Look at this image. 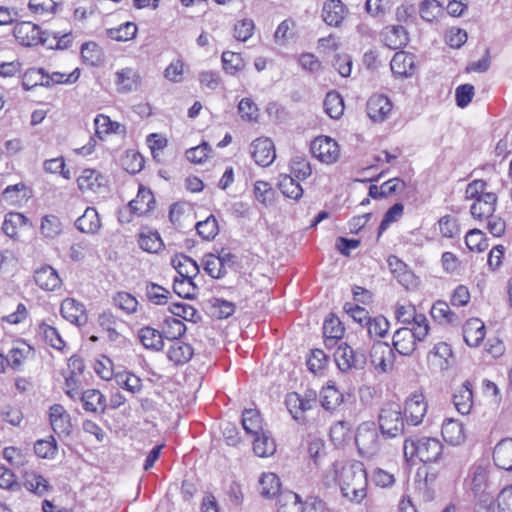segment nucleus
Masks as SVG:
<instances>
[{
    "mask_svg": "<svg viewBox=\"0 0 512 512\" xmlns=\"http://www.w3.org/2000/svg\"><path fill=\"white\" fill-rule=\"evenodd\" d=\"M431 316L440 324H451L457 320V316L444 301H436L431 307Z\"/></svg>",
    "mask_w": 512,
    "mask_h": 512,
    "instance_id": "nucleus-51",
    "label": "nucleus"
},
{
    "mask_svg": "<svg viewBox=\"0 0 512 512\" xmlns=\"http://www.w3.org/2000/svg\"><path fill=\"white\" fill-rule=\"evenodd\" d=\"M81 56L86 64L97 66L102 61L103 51L97 43L86 42L81 46Z\"/></svg>",
    "mask_w": 512,
    "mask_h": 512,
    "instance_id": "nucleus-56",
    "label": "nucleus"
},
{
    "mask_svg": "<svg viewBox=\"0 0 512 512\" xmlns=\"http://www.w3.org/2000/svg\"><path fill=\"white\" fill-rule=\"evenodd\" d=\"M202 264L205 272L214 279H220L227 273L226 269L222 267V262L214 254H206L202 259Z\"/></svg>",
    "mask_w": 512,
    "mask_h": 512,
    "instance_id": "nucleus-58",
    "label": "nucleus"
},
{
    "mask_svg": "<svg viewBox=\"0 0 512 512\" xmlns=\"http://www.w3.org/2000/svg\"><path fill=\"white\" fill-rule=\"evenodd\" d=\"M138 338L147 349L160 351L164 346L162 333L149 326L139 330Z\"/></svg>",
    "mask_w": 512,
    "mask_h": 512,
    "instance_id": "nucleus-40",
    "label": "nucleus"
},
{
    "mask_svg": "<svg viewBox=\"0 0 512 512\" xmlns=\"http://www.w3.org/2000/svg\"><path fill=\"white\" fill-rule=\"evenodd\" d=\"M485 337V325L478 318L469 319L463 326V338L470 347H477Z\"/></svg>",
    "mask_w": 512,
    "mask_h": 512,
    "instance_id": "nucleus-30",
    "label": "nucleus"
},
{
    "mask_svg": "<svg viewBox=\"0 0 512 512\" xmlns=\"http://www.w3.org/2000/svg\"><path fill=\"white\" fill-rule=\"evenodd\" d=\"M285 405L295 421L305 424L307 412L317 406V396L314 391H307L304 395L291 392L286 395Z\"/></svg>",
    "mask_w": 512,
    "mask_h": 512,
    "instance_id": "nucleus-7",
    "label": "nucleus"
},
{
    "mask_svg": "<svg viewBox=\"0 0 512 512\" xmlns=\"http://www.w3.org/2000/svg\"><path fill=\"white\" fill-rule=\"evenodd\" d=\"M366 329L370 338H383L389 328V321L384 316H376L366 321Z\"/></svg>",
    "mask_w": 512,
    "mask_h": 512,
    "instance_id": "nucleus-55",
    "label": "nucleus"
},
{
    "mask_svg": "<svg viewBox=\"0 0 512 512\" xmlns=\"http://www.w3.org/2000/svg\"><path fill=\"white\" fill-rule=\"evenodd\" d=\"M398 322L406 325L405 327L429 326L428 319L424 314L417 313L415 307L411 304H397L395 310Z\"/></svg>",
    "mask_w": 512,
    "mask_h": 512,
    "instance_id": "nucleus-21",
    "label": "nucleus"
},
{
    "mask_svg": "<svg viewBox=\"0 0 512 512\" xmlns=\"http://www.w3.org/2000/svg\"><path fill=\"white\" fill-rule=\"evenodd\" d=\"M254 436L253 451L258 457H270L275 453L276 443L269 432L262 430Z\"/></svg>",
    "mask_w": 512,
    "mask_h": 512,
    "instance_id": "nucleus-37",
    "label": "nucleus"
},
{
    "mask_svg": "<svg viewBox=\"0 0 512 512\" xmlns=\"http://www.w3.org/2000/svg\"><path fill=\"white\" fill-rule=\"evenodd\" d=\"M193 348L182 341H173L169 346L167 356L176 365L187 363L193 356Z\"/></svg>",
    "mask_w": 512,
    "mask_h": 512,
    "instance_id": "nucleus-36",
    "label": "nucleus"
},
{
    "mask_svg": "<svg viewBox=\"0 0 512 512\" xmlns=\"http://www.w3.org/2000/svg\"><path fill=\"white\" fill-rule=\"evenodd\" d=\"M388 266L397 281L406 289H412L417 285V278L408 266L397 256H389Z\"/></svg>",
    "mask_w": 512,
    "mask_h": 512,
    "instance_id": "nucleus-18",
    "label": "nucleus"
},
{
    "mask_svg": "<svg viewBox=\"0 0 512 512\" xmlns=\"http://www.w3.org/2000/svg\"><path fill=\"white\" fill-rule=\"evenodd\" d=\"M139 246L146 252L157 253L161 250L163 242L157 232H149L147 234L140 235Z\"/></svg>",
    "mask_w": 512,
    "mask_h": 512,
    "instance_id": "nucleus-64",
    "label": "nucleus"
},
{
    "mask_svg": "<svg viewBox=\"0 0 512 512\" xmlns=\"http://www.w3.org/2000/svg\"><path fill=\"white\" fill-rule=\"evenodd\" d=\"M391 71L398 77H411L415 73V57L405 51L396 52L390 62Z\"/></svg>",
    "mask_w": 512,
    "mask_h": 512,
    "instance_id": "nucleus-22",
    "label": "nucleus"
},
{
    "mask_svg": "<svg viewBox=\"0 0 512 512\" xmlns=\"http://www.w3.org/2000/svg\"><path fill=\"white\" fill-rule=\"evenodd\" d=\"M251 155L259 166H269L276 158L274 143L268 138L254 140L251 144Z\"/></svg>",
    "mask_w": 512,
    "mask_h": 512,
    "instance_id": "nucleus-16",
    "label": "nucleus"
},
{
    "mask_svg": "<svg viewBox=\"0 0 512 512\" xmlns=\"http://www.w3.org/2000/svg\"><path fill=\"white\" fill-rule=\"evenodd\" d=\"M172 264H173L174 268L177 270V272L179 273V275L182 277V279H180V280H178V279L174 280V285H173L174 291L179 296L188 298L189 292H187V293L183 292L182 290H180V288L183 285H189V286L193 285L192 278L195 277L199 273V271H200L199 266L195 260H193L192 258H190L186 255L176 256L172 260Z\"/></svg>",
    "mask_w": 512,
    "mask_h": 512,
    "instance_id": "nucleus-9",
    "label": "nucleus"
},
{
    "mask_svg": "<svg viewBox=\"0 0 512 512\" xmlns=\"http://www.w3.org/2000/svg\"><path fill=\"white\" fill-rule=\"evenodd\" d=\"M392 102L382 94H375L367 102V114L374 122L385 121L392 112Z\"/></svg>",
    "mask_w": 512,
    "mask_h": 512,
    "instance_id": "nucleus-17",
    "label": "nucleus"
},
{
    "mask_svg": "<svg viewBox=\"0 0 512 512\" xmlns=\"http://www.w3.org/2000/svg\"><path fill=\"white\" fill-rule=\"evenodd\" d=\"M430 327H401L397 329L392 338L393 348L403 356L411 355L415 349L418 341H423L428 335Z\"/></svg>",
    "mask_w": 512,
    "mask_h": 512,
    "instance_id": "nucleus-5",
    "label": "nucleus"
},
{
    "mask_svg": "<svg viewBox=\"0 0 512 512\" xmlns=\"http://www.w3.org/2000/svg\"><path fill=\"white\" fill-rule=\"evenodd\" d=\"M344 400V395L334 386L328 384L320 391L321 405L325 410H335Z\"/></svg>",
    "mask_w": 512,
    "mask_h": 512,
    "instance_id": "nucleus-43",
    "label": "nucleus"
},
{
    "mask_svg": "<svg viewBox=\"0 0 512 512\" xmlns=\"http://www.w3.org/2000/svg\"><path fill=\"white\" fill-rule=\"evenodd\" d=\"M439 231L445 238H456L460 235V226L456 217L444 215L438 220Z\"/></svg>",
    "mask_w": 512,
    "mask_h": 512,
    "instance_id": "nucleus-61",
    "label": "nucleus"
},
{
    "mask_svg": "<svg viewBox=\"0 0 512 512\" xmlns=\"http://www.w3.org/2000/svg\"><path fill=\"white\" fill-rule=\"evenodd\" d=\"M186 331V326L184 322L175 317H167L163 324V337L167 339H172L174 341L178 340Z\"/></svg>",
    "mask_w": 512,
    "mask_h": 512,
    "instance_id": "nucleus-57",
    "label": "nucleus"
},
{
    "mask_svg": "<svg viewBox=\"0 0 512 512\" xmlns=\"http://www.w3.org/2000/svg\"><path fill=\"white\" fill-rule=\"evenodd\" d=\"M407 460L417 457L424 463H438L443 459V445L434 437H411L405 440L403 446Z\"/></svg>",
    "mask_w": 512,
    "mask_h": 512,
    "instance_id": "nucleus-3",
    "label": "nucleus"
},
{
    "mask_svg": "<svg viewBox=\"0 0 512 512\" xmlns=\"http://www.w3.org/2000/svg\"><path fill=\"white\" fill-rule=\"evenodd\" d=\"M23 86L26 90H31L36 86L49 87L47 73L43 68H30L23 75Z\"/></svg>",
    "mask_w": 512,
    "mask_h": 512,
    "instance_id": "nucleus-47",
    "label": "nucleus"
},
{
    "mask_svg": "<svg viewBox=\"0 0 512 512\" xmlns=\"http://www.w3.org/2000/svg\"><path fill=\"white\" fill-rule=\"evenodd\" d=\"M114 84L120 94H130L142 86L140 71L134 67H124L114 73Z\"/></svg>",
    "mask_w": 512,
    "mask_h": 512,
    "instance_id": "nucleus-12",
    "label": "nucleus"
},
{
    "mask_svg": "<svg viewBox=\"0 0 512 512\" xmlns=\"http://www.w3.org/2000/svg\"><path fill=\"white\" fill-rule=\"evenodd\" d=\"M242 427L246 433L258 435L262 430V419L255 409H245L242 413Z\"/></svg>",
    "mask_w": 512,
    "mask_h": 512,
    "instance_id": "nucleus-46",
    "label": "nucleus"
},
{
    "mask_svg": "<svg viewBox=\"0 0 512 512\" xmlns=\"http://www.w3.org/2000/svg\"><path fill=\"white\" fill-rule=\"evenodd\" d=\"M419 11L423 20L432 22L442 14L443 6L437 0H424L420 4Z\"/></svg>",
    "mask_w": 512,
    "mask_h": 512,
    "instance_id": "nucleus-63",
    "label": "nucleus"
},
{
    "mask_svg": "<svg viewBox=\"0 0 512 512\" xmlns=\"http://www.w3.org/2000/svg\"><path fill=\"white\" fill-rule=\"evenodd\" d=\"M325 113L332 119H339L344 112V102L341 95L336 91L326 94L323 102Z\"/></svg>",
    "mask_w": 512,
    "mask_h": 512,
    "instance_id": "nucleus-44",
    "label": "nucleus"
},
{
    "mask_svg": "<svg viewBox=\"0 0 512 512\" xmlns=\"http://www.w3.org/2000/svg\"><path fill=\"white\" fill-rule=\"evenodd\" d=\"M78 230L87 234L96 233L100 227L101 222L98 212L93 207H87L83 215H81L75 222Z\"/></svg>",
    "mask_w": 512,
    "mask_h": 512,
    "instance_id": "nucleus-35",
    "label": "nucleus"
},
{
    "mask_svg": "<svg viewBox=\"0 0 512 512\" xmlns=\"http://www.w3.org/2000/svg\"><path fill=\"white\" fill-rule=\"evenodd\" d=\"M33 354L34 349L29 344L24 341H16L6 355V361L9 367L18 371Z\"/></svg>",
    "mask_w": 512,
    "mask_h": 512,
    "instance_id": "nucleus-25",
    "label": "nucleus"
},
{
    "mask_svg": "<svg viewBox=\"0 0 512 512\" xmlns=\"http://www.w3.org/2000/svg\"><path fill=\"white\" fill-rule=\"evenodd\" d=\"M34 452L39 458L54 459L58 452L55 438L50 436L48 439L37 440L34 444Z\"/></svg>",
    "mask_w": 512,
    "mask_h": 512,
    "instance_id": "nucleus-53",
    "label": "nucleus"
},
{
    "mask_svg": "<svg viewBox=\"0 0 512 512\" xmlns=\"http://www.w3.org/2000/svg\"><path fill=\"white\" fill-rule=\"evenodd\" d=\"M427 402L422 393H412L405 401L404 417L408 425L418 426L427 413Z\"/></svg>",
    "mask_w": 512,
    "mask_h": 512,
    "instance_id": "nucleus-13",
    "label": "nucleus"
},
{
    "mask_svg": "<svg viewBox=\"0 0 512 512\" xmlns=\"http://www.w3.org/2000/svg\"><path fill=\"white\" fill-rule=\"evenodd\" d=\"M368 475L360 461L345 462L339 476L342 496L349 502L360 504L367 496Z\"/></svg>",
    "mask_w": 512,
    "mask_h": 512,
    "instance_id": "nucleus-1",
    "label": "nucleus"
},
{
    "mask_svg": "<svg viewBox=\"0 0 512 512\" xmlns=\"http://www.w3.org/2000/svg\"><path fill=\"white\" fill-rule=\"evenodd\" d=\"M347 13V8L341 0H328L322 8V19L327 25L338 27Z\"/></svg>",
    "mask_w": 512,
    "mask_h": 512,
    "instance_id": "nucleus-24",
    "label": "nucleus"
},
{
    "mask_svg": "<svg viewBox=\"0 0 512 512\" xmlns=\"http://www.w3.org/2000/svg\"><path fill=\"white\" fill-rule=\"evenodd\" d=\"M83 408L87 412L104 413L106 410V398L97 389H87L81 395Z\"/></svg>",
    "mask_w": 512,
    "mask_h": 512,
    "instance_id": "nucleus-32",
    "label": "nucleus"
},
{
    "mask_svg": "<svg viewBox=\"0 0 512 512\" xmlns=\"http://www.w3.org/2000/svg\"><path fill=\"white\" fill-rule=\"evenodd\" d=\"M278 476L274 473H263L259 479V492L262 497L270 499L279 495L282 491Z\"/></svg>",
    "mask_w": 512,
    "mask_h": 512,
    "instance_id": "nucleus-38",
    "label": "nucleus"
},
{
    "mask_svg": "<svg viewBox=\"0 0 512 512\" xmlns=\"http://www.w3.org/2000/svg\"><path fill=\"white\" fill-rule=\"evenodd\" d=\"M95 136L104 140L109 134H123L125 127L119 122L112 121L110 117L104 114H98L94 119Z\"/></svg>",
    "mask_w": 512,
    "mask_h": 512,
    "instance_id": "nucleus-31",
    "label": "nucleus"
},
{
    "mask_svg": "<svg viewBox=\"0 0 512 512\" xmlns=\"http://www.w3.org/2000/svg\"><path fill=\"white\" fill-rule=\"evenodd\" d=\"M77 184L83 193H100L106 189L108 179L101 172L87 168L77 178Z\"/></svg>",
    "mask_w": 512,
    "mask_h": 512,
    "instance_id": "nucleus-14",
    "label": "nucleus"
},
{
    "mask_svg": "<svg viewBox=\"0 0 512 512\" xmlns=\"http://www.w3.org/2000/svg\"><path fill=\"white\" fill-rule=\"evenodd\" d=\"M295 177L292 175H280L278 188L287 198L299 200L303 195V188Z\"/></svg>",
    "mask_w": 512,
    "mask_h": 512,
    "instance_id": "nucleus-39",
    "label": "nucleus"
},
{
    "mask_svg": "<svg viewBox=\"0 0 512 512\" xmlns=\"http://www.w3.org/2000/svg\"><path fill=\"white\" fill-rule=\"evenodd\" d=\"M344 331L345 329L337 317L333 315L327 317L323 324V335L326 345H333L336 340L341 339Z\"/></svg>",
    "mask_w": 512,
    "mask_h": 512,
    "instance_id": "nucleus-41",
    "label": "nucleus"
},
{
    "mask_svg": "<svg viewBox=\"0 0 512 512\" xmlns=\"http://www.w3.org/2000/svg\"><path fill=\"white\" fill-rule=\"evenodd\" d=\"M453 404L460 414L467 415L470 413L473 407V391L470 381L467 380L455 388L453 393Z\"/></svg>",
    "mask_w": 512,
    "mask_h": 512,
    "instance_id": "nucleus-27",
    "label": "nucleus"
},
{
    "mask_svg": "<svg viewBox=\"0 0 512 512\" xmlns=\"http://www.w3.org/2000/svg\"><path fill=\"white\" fill-rule=\"evenodd\" d=\"M34 280L36 285L45 291H55L61 286V279L58 272L51 266L45 265L35 271Z\"/></svg>",
    "mask_w": 512,
    "mask_h": 512,
    "instance_id": "nucleus-28",
    "label": "nucleus"
},
{
    "mask_svg": "<svg viewBox=\"0 0 512 512\" xmlns=\"http://www.w3.org/2000/svg\"><path fill=\"white\" fill-rule=\"evenodd\" d=\"M486 181L477 179L470 182L465 189V198L473 200L470 206L471 216L478 221H484L488 216L495 213L497 205V195L488 191Z\"/></svg>",
    "mask_w": 512,
    "mask_h": 512,
    "instance_id": "nucleus-2",
    "label": "nucleus"
},
{
    "mask_svg": "<svg viewBox=\"0 0 512 512\" xmlns=\"http://www.w3.org/2000/svg\"><path fill=\"white\" fill-rule=\"evenodd\" d=\"M404 419L401 406L398 403L385 404L378 416L382 435L388 438L401 435L404 432Z\"/></svg>",
    "mask_w": 512,
    "mask_h": 512,
    "instance_id": "nucleus-6",
    "label": "nucleus"
},
{
    "mask_svg": "<svg viewBox=\"0 0 512 512\" xmlns=\"http://www.w3.org/2000/svg\"><path fill=\"white\" fill-rule=\"evenodd\" d=\"M196 230L203 240H212L219 232L218 222L213 215H210L196 224Z\"/></svg>",
    "mask_w": 512,
    "mask_h": 512,
    "instance_id": "nucleus-60",
    "label": "nucleus"
},
{
    "mask_svg": "<svg viewBox=\"0 0 512 512\" xmlns=\"http://www.w3.org/2000/svg\"><path fill=\"white\" fill-rule=\"evenodd\" d=\"M370 363L378 374L388 373L394 365L393 349L388 343L375 341L370 349Z\"/></svg>",
    "mask_w": 512,
    "mask_h": 512,
    "instance_id": "nucleus-11",
    "label": "nucleus"
},
{
    "mask_svg": "<svg viewBox=\"0 0 512 512\" xmlns=\"http://www.w3.org/2000/svg\"><path fill=\"white\" fill-rule=\"evenodd\" d=\"M21 478L25 489L39 497L45 496L52 488L49 481L34 470L24 471Z\"/></svg>",
    "mask_w": 512,
    "mask_h": 512,
    "instance_id": "nucleus-20",
    "label": "nucleus"
},
{
    "mask_svg": "<svg viewBox=\"0 0 512 512\" xmlns=\"http://www.w3.org/2000/svg\"><path fill=\"white\" fill-rule=\"evenodd\" d=\"M155 204L154 196L149 189L140 187L135 199L130 201V209L138 216L150 212Z\"/></svg>",
    "mask_w": 512,
    "mask_h": 512,
    "instance_id": "nucleus-34",
    "label": "nucleus"
},
{
    "mask_svg": "<svg viewBox=\"0 0 512 512\" xmlns=\"http://www.w3.org/2000/svg\"><path fill=\"white\" fill-rule=\"evenodd\" d=\"M381 40L385 46L396 50L406 46L409 41L406 29L401 25L385 27L381 32Z\"/></svg>",
    "mask_w": 512,
    "mask_h": 512,
    "instance_id": "nucleus-26",
    "label": "nucleus"
},
{
    "mask_svg": "<svg viewBox=\"0 0 512 512\" xmlns=\"http://www.w3.org/2000/svg\"><path fill=\"white\" fill-rule=\"evenodd\" d=\"M115 381L118 386L133 394L139 393L143 388L142 380L130 372L117 373Z\"/></svg>",
    "mask_w": 512,
    "mask_h": 512,
    "instance_id": "nucleus-54",
    "label": "nucleus"
},
{
    "mask_svg": "<svg viewBox=\"0 0 512 512\" xmlns=\"http://www.w3.org/2000/svg\"><path fill=\"white\" fill-rule=\"evenodd\" d=\"M49 419L53 431L58 435H69L71 432L70 415L60 404H54L49 409Z\"/></svg>",
    "mask_w": 512,
    "mask_h": 512,
    "instance_id": "nucleus-23",
    "label": "nucleus"
},
{
    "mask_svg": "<svg viewBox=\"0 0 512 512\" xmlns=\"http://www.w3.org/2000/svg\"><path fill=\"white\" fill-rule=\"evenodd\" d=\"M465 243L470 251L483 252L488 248L485 235L479 229L470 230L465 236Z\"/></svg>",
    "mask_w": 512,
    "mask_h": 512,
    "instance_id": "nucleus-62",
    "label": "nucleus"
},
{
    "mask_svg": "<svg viewBox=\"0 0 512 512\" xmlns=\"http://www.w3.org/2000/svg\"><path fill=\"white\" fill-rule=\"evenodd\" d=\"M138 28L134 22H126L117 28L106 30L107 37L118 42H125L136 37Z\"/></svg>",
    "mask_w": 512,
    "mask_h": 512,
    "instance_id": "nucleus-45",
    "label": "nucleus"
},
{
    "mask_svg": "<svg viewBox=\"0 0 512 512\" xmlns=\"http://www.w3.org/2000/svg\"><path fill=\"white\" fill-rule=\"evenodd\" d=\"M443 439L450 445L457 446L464 443L466 433L463 424L455 419H445L441 429Z\"/></svg>",
    "mask_w": 512,
    "mask_h": 512,
    "instance_id": "nucleus-29",
    "label": "nucleus"
},
{
    "mask_svg": "<svg viewBox=\"0 0 512 512\" xmlns=\"http://www.w3.org/2000/svg\"><path fill=\"white\" fill-rule=\"evenodd\" d=\"M13 33L16 40L23 46H36L45 42L40 27L29 21L17 23Z\"/></svg>",
    "mask_w": 512,
    "mask_h": 512,
    "instance_id": "nucleus-15",
    "label": "nucleus"
},
{
    "mask_svg": "<svg viewBox=\"0 0 512 512\" xmlns=\"http://www.w3.org/2000/svg\"><path fill=\"white\" fill-rule=\"evenodd\" d=\"M41 233L44 237L54 239L62 232V223L56 215H45L41 221Z\"/></svg>",
    "mask_w": 512,
    "mask_h": 512,
    "instance_id": "nucleus-59",
    "label": "nucleus"
},
{
    "mask_svg": "<svg viewBox=\"0 0 512 512\" xmlns=\"http://www.w3.org/2000/svg\"><path fill=\"white\" fill-rule=\"evenodd\" d=\"M355 443L359 454L365 458L376 456L381 450V438L374 421H364L355 431Z\"/></svg>",
    "mask_w": 512,
    "mask_h": 512,
    "instance_id": "nucleus-4",
    "label": "nucleus"
},
{
    "mask_svg": "<svg viewBox=\"0 0 512 512\" xmlns=\"http://www.w3.org/2000/svg\"><path fill=\"white\" fill-rule=\"evenodd\" d=\"M488 471L485 467L478 465L471 469V490L476 496L486 493Z\"/></svg>",
    "mask_w": 512,
    "mask_h": 512,
    "instance_id": "nucleus-49",
    "label": "nucleus"
},
{
    "mask_svg": "<svg viewBox=\"0 0 512 512\" xmlns=\"http://www.w3.org/2000/svg\"><path fill=\"white\" fill-rule=\"evenodd\" d=\"M278 512H302L304 503L293 491H282L277 500Z\"/></svg>",
    "mask_w": 512,
    "mask_h": 512,
    "instance_id": "nucleus-42",
    "label": "nucleus"
},
{
    "mask_svg": "<svg viewBox=\"0 0 512 512\" xmlns=\"http://www.w3.org/2000/svg\"><path fill=\"white\" fill-rule=\"evenodd\" d=\"M337 367L342 372L363 370L367 364V357L363 350L353 349L347 343L338 346L334 353Z\"/></svg>",
    "mask_w": 512,
    "mask_h": 512,
    "instance_id": "nucleus-8",
    "label": "nucleus"
},
{
    "mask_svg": "<svg viewBox=\"0 0 512 512\" xmlns=\"http://www.w3.org/2000/svg\"><path fill=\"white\" fill-rule=\"evenodd\" d=\"M312 155L324 164L335 163L340 156L338 143L329 136H319L311 142Z\"/></svg>",
    "mask_w": 512,
    "mask_h": 512,
    "instance_id": "nucleus-10",
    "label": "nucleus"
},
{
    "mask_svg": "<svg viewBox=\"0 0 512 512\" xmlns=\"http://www.w3.org/2000/svg\"><path fill=\"white\" fill-rule=\"evenodd\" d=\"M60 311L63 318L72 324L82 326L87 322L85 306L73 298L63 300Z\"/></svg>",
    "mask_w": 512,
    "mask_h": 512,
    "instance_id": "nucleus-19",
    "label": "nucleus"
},
{
    "mask_svg": "<svg viewBox=\"0 0 512 512\" xmlns=\"http://www.w3.org/2000/svg\"><path fill=\"white\" fill-rule=\"evenodd\" d=\"M330 438L336 446H343L351 438V425L347 421H337L330 428Z\"/></svg>",
    "mask_w": 512,
    "mask_h": 512,
    "instance_id": "nucleus-48",
    "label": "nucleus"
},
{
    "mask_svg": "<svg viewBox=\"0 0 512 512\" xmlns=\"http://www.w3.org/2000/svg\"><path fill=\"white\" fill-rule=\"evenodd\" d=\"M221 60L224 71L229 75H236L245 67L243 58L236 52L224 51Z\"/></svg>",
    "mask_w": 512,
    "mask_h": 512,
    "instance_id": "nucleus-50",
    "label": "nucleus"
},
{
    "mask_svg": "<svg viewBox=\"0 0 512 512\" xmlns=\"http://www.w3.org/2000/svg\"><path fill=\"white\" fill-rule=\"evenodd\" d=\"M493 460L497 467L512 470V439H504L495 446Z\"/></svg>",
    "mask_w": 512,
    "mask_h": 512,
    "instance_id": "nucleus-33",
    "label": "nucleus"
},
{
    "mask_svg": "<svg viewBox=\"0 0 512 512\" xmlns=\"http://www.w3.org/2000/svg\"><path fill=\"white\" fill-rule=\"evenodd\" d=\"M26 223L27 218L23 214L10 212L5 216L2 230L8 237L14 238L17 235L18 228L24 226Z\"/></svg>",
    "mask_w": 512,
    "mask_h": 512,
    "instance_id": "nucleus-52",
    "label": "nucleus"
}]
</instances>
